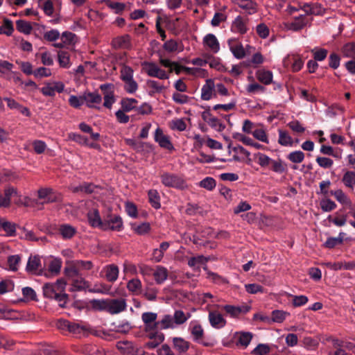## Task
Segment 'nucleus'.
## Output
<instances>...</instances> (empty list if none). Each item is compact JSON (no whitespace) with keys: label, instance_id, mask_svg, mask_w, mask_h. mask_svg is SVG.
<instances>
[{"label":"nucleus","instance_id":"3","mask_svg":"<svg viewBox=\"0 0 355 355\" xmlns=\"http://www.w3.org/2000/svg\"><path fill=\"white\" fill-rule=\"evenodd\" d=\"M123 227L122 218L118 215H107L104 218V229L103 231L112 230L121 231Z\"/></svg>","mask_w":355,"mask_h":355},{"label":"nucleus","instance_id":"12","mask_svg":"<svg viewBox=\"0 0 355 355\" xmlns=\"http://www.w3.org/2000/svg\"><path fill=\"white\" fill-rule=\"evenodd\" d=\"M58 232L63 239H71L77 233V230L75 227L69 224H61L59 225Z\"/></svg>","mask_w":355,"mask_h":355},{"label":"nucleus","instance_id":"53","mask_svg":"<svg viewBox=\"0 0 355 355\" xmlns=\"http://www.w3.org/2000/svg\"><path fill=\"white\" fill-rule=\"evenodd\" d=\"M61 266H62L61 261L60 259H55L50 262L49 266V270L51 273L58 275L60 271Z\"/></svg>","mask_w":355,"mask_h":355},{"label":"nucleus","instance_id":"10","mask_svg":"<svg viewBox=\"0 0 355 355\" xmlns=\"http://www.w3.org/2000/svg\"><path fill=\"white\" fill-rule=\"evenodd\" d=\"M308 20L305 15H301L295 17L293 21L288 23L286 26L288 30L299 31L303 29L307 24Z\"/></svg>","mask_w":355,"mask_h":355},{"label":"nucleus","instance_id":"56","mask_svg":"<svg viewBox=\"0 0 355 355\" xmlns=\"http://www.w3.org/2000/svg\"><path fill=\"white\" fill-rule=\"evenodd\" d=\"M127 288L131 292H137L141 288V282L139 279H132L127 283Z\"/></svg>","mask_w":355,"mask_h":355},{"label":"nucleus","instance_id":"52","mask_svg":"<svg viewBox=\"0 0 355 355\" xmlns=\"http://www.w3.org/2000/svg\"><path fill=\"white\" fill-rule=\"evenodd\" d=\"M123 82L125 83L124 89L128 93L132 94L137 90L138 85L133 78Z\"/></svg>","mask_w":355,"mask_h":355},{"label":"nucleus","instance_id":"7","mask_svg":"<svg viewBox=\"0 0 355 355\" xmlns=\"http://www.w3.org/2000/svg\"><path fill=\"white\" fill-rule=\"evenodd\" d=\"M87 219L89 225L93 227H98L103 230L104 220H103L100 216L99 211L96 209L90 210L87 213Z\"/></svg>","mask_w":355,"mask_h":355},{"label":"nucleus","instance_id":"24","mask_svg":"<svg viewBox=\"0 0 355 355\" xmlns=\"http://www.w3.org/2000/svg\"><path fill=\"white\" fill-rule=\"evenodd\" d=\"M153 276L156 283L160 284L167 279L168 271L162 266H157V269L153 272Z\"/></svg>","mask_w":355,"mask_h":355},{"label":"nucleus","instance_id":"19","mask_svg":"<svg viewBox=\"0 0 355 355\" xmlns=\"http://www.w3.org/2000/svg\"><path fill=\"white\" fill-rule=\"evenodd\" d=\"M141 66L148 76L155 77L157 76L159 67L155 62L145 61L141 63Z\"/></svg>","mask_w":355,"mask_h":355},{"label":"nucleus","instance_id":"64","mask_svg":"<svg viewBox=\"0 0 355 355\" xmlns=\"http://www.w3.org/2000/svg\"><path fill=\"white\" fill-rule=\"evenodd\" d=\"M22 293L26 300H36V293L32 288H31V287L23 288Z\"/></svg>","mask_w":355,"mask_h":355},{"label":"nucleus","instance_id":"46","mask_svg":"<svg viewBox=\"0 0 355 355\" xmlns=\"http://www.w3.org/2000/svg\"><path fill=\"white\" fill-rule=\"evenodd\" d=\"M68 138L70 140H72L73 141H76V143L85 146L86 144H88V139L87 137L83 136L79 134L76 133H69L68 135Z\"/></svg>","mask_w":355,"mask_h":355},{"label":"nucleus","instance_id":"45","mask_svg":"<svg viewBox=\"0 0 355 355\" xmlns=\"http://www.w3.org/2000/svg\"><path fill=\"white\" fill-rule=\"evenodd\" d=\"M234 56L238 59H242L245 55V49L241 44L230 47Z\"/></svg>","mask_w":355,"mask_h":355},{"label":"nucleus","instance_id":"54","mask_svg":"<svg viewBox=\"0 0 355 355\" xmlns=\"http://www.w3.org/2000/svg\"><path fill=\"white\" fill-rule=\"evenodd\" d=\"M76 37V35L69 31L63 32L61 36L62 41L63 42V43L66 44H71L75 43Z\"/></svg>","mask_w":355,"mask_h":355},{"label":"nucleus","instance_id":"38","mask_svg":"<svg viewBox=\"0 0 355 355\" xmlns=\"http://www.w3.org/2000/svg\"><path fill=\"white\" fill-rule=\"evenodd\" d=\"M252 338V334L250 332H242L239 334L236 345L246 347L250 343Z\"/></svg>","mask_w":355,"mask_h":355},{"label":"nucleus","instance_id":"15","mask_svg":"<svg viewBox=\"0 0 355 355\" xmlns=\"http://www.w3.org/2000/svg\"><path fill=\"white\" fill-rule=\"evenodd\" d=\"M224 310L232 317H237L241 313H246L250 309V306H235L232 305H225L223 306Z\"/></svg>","mask_w":355,"mask_h":355},{"label":"nucleus","instance_id":"14","mask_svg":"<svg viewBox=\"0 0 355 355\" xmlns=\"http://www.w3.org/2000/svg\"><path fill=\"white\" fill-rule=\"evenodd\" d=\"M1 230H3L6 232V235L8 236H15L16 232V225L14 223L7 220L4 218L0 217V231Z\"/></svg>","mask_w":355,"mask_h":355},{"label":"nucleus","instance_id":"48","mask_svg":"<svg viewBox=\"0 0 355 355\" xmlns=\"http://www.w3.org/2000/svg\"><path fill=\"white\" fill-rule=\"evenodd\" d=\"M287 315L288 313L284 311L275 310L272 312V320L273 322L281 323L285 320Z\"/></svg>","mask_w":355,"mask_h":355},{"label":"nucleus","instance_id":"4","mask_svg":"<svg viewBox=\"0 0 355 355\" xmlns=\"http://www.w3.org/2000/svg\"><path fill=\"white\" fill-rule=\"evenodd\" d=\"M126 300L123 298L108 299L107 312L110 314H117L125 310Z\"/></svg>","mask_w":355,"mask_h":355},{"label":"nucleus","instance_id":"42","mask_svg":"<svg viewBox=\"0 0 355 355\" xmlns=\"http://www.w3.org/2000/svg\"><path fill=\"white\" fill-rule=\"evenodd\" d=\"M105 3L107 6L114 10L116 14L121 13L125 7L123 3L113 2L110 0H105Z\"/></svg>","mask_w":355,"mask_h":355},{"label":"nucleus","instance_id":"57","mask_svg":"<svg viewBox=\"0 0 355 355\" xmlns=\"http://www.w3.org/2000/svg\"><path fill=\"white\" fill-rule=\"evenodd\" d=\"M313 53V58L316 61H322L324 60L328 53V51L325 49H319L316 50H312Z\"/></svg>","mask_w":355,"mask_h":355},{"label":"nucleus","instance_id":"36","mask_svg":"<svg viewBox=\"0 0 355 355\" xmlns=\"http://www.w3.org/2000/svg\"><path fill=\"white\" fill-rule=\"evenodd\" d=\"M13 31L14 28L12 21L8 19H4L3 25L0 26V34H5L10 36L12 35Z\"/></svg>","mask_w":355,"mask_h":355},{"label":"nucleus","instance_id":"49","mask_svg":"<svg viewBox=\"0 0 355 355\" xmlns=\"http://www.w3.org/2000/svg\"><path fill=\"white\" fill-rule=\"evenodd\" d=\"M256 31L257 35L263 39L268 37L270 33L268 27L263 23L259 24L257 26Z\"/></svg>","mask_w":355,"mask_h":355},{"label":"nucleus","instance_id":"35","mask_svg":"<svg viewBox=\"0 0 355 355\" xmlns=\"http://www.w3.org/2000/svg\"><path fill=\"white\" fill-rule=\"evenodd\" d=\"M342 182L347 187L352 189L355 185V172L347 171L343 177Z\"/></svg>","mask_w":355,"mask_h":355},{"label":"nucleus","instance_id":"44","mask_svg":"<svg viewBox=\"0 0 355 355\" xmlns=\"http://www.w3.org/2000/svg\"><path fill=\"white\" fill-rule=\"evenodd\" d=\"M121 79L126 81L133 78V69L129 66H123L121 69Z\"/></svg>","mask_w":355,"mask_h":355},{"label":"nucleus","instance_id":"6","mask_svg":"<svg viewBox=\"0 0 355 355\" xmlns=\"http://www.w3.org/2000/svg\"><path fill=\"white\" fill-rule=\"evenodd\" d=\"M155 140L159 144V146L163 148L169 150L173 149V146L168 137L164 135L163 131L160 128H157L155 130Z\"/></svg>","mask_w":355,"mask_h":355},{"label":"nucleus","instance_id":"13","mask_svg":"<svg viewBox=\"0 0 355 355\" xmlns=\"http://www.w3.org/2000/svg\"><path fill=\"white\" fill-rule=\"evenodd\" d=\"M203 44L214 53L218 52L220 49L219 42L216 36L212 33H209L204 37Z\"/></svg>","mask_w":355,"mask_h":355},{"label":"nucleus","instance_id":"25","mask_svg":"<svg viewBox=\"0 0 355 355\" xmlns=\"http://www.w3.org/2000/svg\"><path fill=\"white\" fill-rule=\"evenodd\" d=\"M132 229L138 235H146L150 232L151 227L149 223H142L139 225L132 224Z\"/></svg>","mask_w":355,"mask_h":355},{"label":"nucleus","instance_id":"23","mask_svg":"<svg viewBox=\"0 0 355 355\" xmlns=\"http://www.w3.org/2000/svg\"><path fill=\"white\" fill-rule=\"evenodd\" d=\"M115 49H128L130 46V37L128 35L118 37L112 42Z\"/></svg>","mask_w":355,"mask_h":355},{"label":"nucleus","instance_id":"47","mask_svg":"<svg viewBox=\"0 0 355 355\" xmlns=\"http://www.w3.org/2000/svg\"><path fill=\"white\" fill-rule=\"evenodd\" d=\"M125 142L128 146L132 147L137 152L142 151L145 144V143L142 141H137L133 139H125Z\"/></svg>","mask_w":355,"mask_h":355},{"label":"nucleus","instance_id":"58","mask_svg":"<svg viewBox=\"0 0 355 355\" xmlns=\"http://www.w3.org/2000/svg\"><path fill=\"white\" fill-rule=\"evenodd\" d=\"M208 124L213 128L216 129L218 132L223 131L225 125L223 124L220 121L216 118L213 116L211 119H210Z\"/></svg>","mask_w":355,"mask_h":355},{"label":"nucleus","instance_id":"59","mask_svg":"<svg viewBox=\"0 0 355 355\" xmlns=\"http://www.w3.org/2000/svg\"><path fill=\"white\" fill-rule=\"evenodd\" d=\"M252 135L254 138L257 139L265 142L266 144H268V139L266 135V132L263 129H257L252 132Z\"/></svg>","mask_w":355,"mask_h":355},{"label":"nucleus","instance_id":"29","mask_svg":"<svg viewBox=\"0 0 355 355\" xmlns=\"http://www.w3.org/2000/svg\"><path fill=\"white\" fill-rule=\"evenodd\" d=\"M174 347L180 352H186L189 347V343L182 338H174L173 340Z\"/></svg>","mask_w":355,"mask_h":355},{"label":"nucleus","instance_id":"16","mask_svg":"<svg viewBox=\"0 0 355 355\" xmlns=\"http://www.w3.org/2000/svg\"><path fill=\"white\" fill-rule=\"evenodd\" d=\"M83 98L89 107H94V104H100L102 101L101 96L96 92H85L83 94Z\"/></svg>","mask_w":355,"mask_h":355},{"label":"nucleus","instance_id":"63","mask_svg":"<svg viewBox=\"0 0 355 355\" xmlns=\"http://www.w3.org/2000/svg\"><path fill=\"white\" fill-rule=\"evenodd\" d=\"M178 42L174 40H167L164 44L163 48L168 52H174L178 50Z\"/></svg>","mask_w":355,"mask_h":355},{"label":"nucleus","instance_id":"20","mask_svg":"<svg viewBox=\"0 0 355 355\" xmlns=\"http://www.w3.org/2000/svg\"><path fill=\"white\" fill-rule=\"evenodd\" d=\"M148 201L151 206L155 209L161 207L160 196L156 189H150L148 192Z\"/></svg>","mask_w":355,"mask_h":355},{"label":"nucleus","instance_id":"51","mask_svg":"<svg viewBox=\"0 0 355 355\" xmlns=\"http://www.w3.org/2000/svg\"><path fill=\"white\" fill-rule=\"evenodd\" d=\"M320 207L324 211H331L336 208V205L333 200L327 198L321 200Z\"/></svg>","mask_w":355,"mask_h":355},{"label":"nucleus","instance_id":"17","mask_svg":"<svg viewBox=\"0 0 355 355\" xmlns=\"http://www.w3.org/2000/svg\"><path fill=\"white\" fill-rule=\"evenodd\" d=\"M256 77L259 81L267 85L272 83V73L270 71L259 69L256 72Z\"/></svg>","mask_w":355,"mask_h":355},{"label":"nucleus","instance_id":"21","mask_svg":"<svg viewBox=\"0 0 355 355\" xmlns=\"http://www.w3.org/2000/svg\"><path fill=\"white\" fill-rule=\"evenodd\" d=\"M239 6L245 10L248 15H253L257 12V4L252 0H242Z\"/></svg>","mask_w":355,"mask_h":355},{"label":"nucleus","instance_id":"8","mask_svg":"<svg viewBox=\"0 0 355 355\" xmlns=\"http://www.w3.org/2000/svg\"><path fill=\"white\" fill-rule=\"evenodd\" d=\"M214 87V81L212 79H207L201 89V98L204 101H209L213 96H216Z\"/></svg>","mask_w":355,"mask_h":355},{"label":"nucleus","instance_id":"30","mask_svg":"<svg viewBox=\"0 0 355 355\" xmlns=\"http://www.w3.org/2000/svg\"><path fill=\"white\" fill-rule=\"evenodd\" d=\"M90 305L94 310L105 311L107 312L108 299L106 300H92Z\"/></svg>","mask_w":355,"mask_h":355},{"label":"nucleus","instance_id":"31","mask_svg":"<svg viewBox=\"0 0 355 355\" xmlns=\"http://www.w3.org/2000/svg\"><path fill=\"white\" fill-rule=\"evenodd\" d=\"M344 233L340 232L338 237H329L327 239L326 242L324 243V247L326 248H334L337 245H340L343 243Z\"/></svg>","mask_w":355,"mask_h":355},{"label":"nucleus","instance_id":"33","mask_svg":"<svg viewBox=\"0 0 355 355\" xmlns=\"http://www.w3.org/2000/svg\"><path fill=\"white\" fill-rule=\"evenodd\" d=\"M331 194L334 196L336 199L341 204L349 206L352 205L351 200L341 189H338L334 191H331Z\"/></svg>","mask_w":355,"mask_h":355},{"label":"nucleus","instance_id":"9","mask_svg":"<svg viewBox=\"0 0 355 355\" xmlns=\"http://www.w3.org/2000/svg\"><path fill=\"white\" fill-rule=\"evenodd\" d=\"M17 194V190L15 187L5 189L4 195L0 193V207H8L10 205V198Z\"/></svg>","mask_w":355,"mask_h":355},{"label":"nucleus","instance_id":"39","mask_svg":"<svg viewBox=\"0 0 355 355\" xmlns=\"http://www.w3.org/2000/svg\"><path fill=\"white\" fill-rule=\"evenodd\" d=\"M64 274L67 277H74L79 275V270L75 261H72L69 266L64 268Z\"/></svg>","mask_w":355,"mask_h":355},{"label":"nucleus","instance_id":"34","mask_svg":"<svg viewBox=\"0 0 355 355\" xmlns=\"http://www.w3.org/2000/svg\"><path fill=\"white\" fill-rule=\"evenodd\" d=\"M232 28L241 34H244L247 32V28L245 22L241 16H238L232 23Z\"/></svg>","mask_w":355,"mask_h":355},{"label":"nucleus","instance_id":"50","mask_svg":"<svg viewBox=\"0 0 355 355\" xmlns=\"http://www.w3.org/2000/svg\"><path fill=\"white\" fill-rule=\"evenodd\" d=\"M83 95L80 96H76L71 95L69 99V105L74 108H79L84 103Z\"/></svg>","mask_w":355,"mask_h":355},{"label":"nucleus","instance_id":"18","mask_svg":"<svg viewBox=\"0 0 355 355\" xmlns=\"http://www.w3.org/2000/svg\"><path fill=\"white\" fill-rule=\"evenodd\" d=\"M41 266V261L39 256L30 257L26 265V271L35 274Z\"/></svg>","mask_w":355,"mask_h":355},{"label":"nucleus","instance_id":"40","mask_svg":"<svg viewBox=\"0 0 355 355\" xmlns=\"http://www.w3.org/2000/svg\"><path fill=\"white\" fill-rule=\"evenodd\" d=\"M287 158L293 163H301L304 159V154L302 151L297 150L289 153Z\"/></svg>","mask_w":355,"mask_h":355},{"label":"nucleus","instance_id":"60","mask_svg":"<svg viewBox=\"0 0 355 355\" xmlns=\"http://www.w3.org/2000/svg\"><path fill=\"white\" fill-rule=\"evenodd\" d=\"M21 258L19 255H12L8 257V263L9 264L10 269L12 271L17 270V265L19 264Z\"/></svg>","mask_w":355,"mask_h":355},{"label":"nucleus","instance_id":"2","mask_svg":"<svg viewBox=\"0 0 355 355\" xmlns=\"http://www.w3.org/2000/svg\"><path fill=\"white\" fill-rule=\"evenodd\" d=\"M162 183L167 187L184 189L187 187L185 180L182 177L169 173H164L161 175Z\"/></svg>","mask_w":355,"mask_h":355},{"label":"nucleus","instance_id":"26","mask_svg":"<svg viewBox=\"0 0 355 355\" xmlns=\"http://www.w3.org/2000/svg\"><path fill=\"white\" fill-rule=\"evenodd\" d=\"M16 28L19 32L26 35L30 34L33 30L31 24L22 19L16 21Z\"/></svg>","mask_w":355,"mask_h":355},{"label":"nucleus","instance_id":"37","mask_svg":"<svg viewBox=\"0 0 355 355\" xmlns=\"http://www.w3.org/2000/svg\"><path fill=\"white\" fill-rule=\"evenodd\" d=\"M216 185V180L211 177H207L199 182V186L208 191H212Z\"/></svg>","mask_w":355,"mask_h":355},{"label":"nucleus","instance_id":"22","mask_svg":"<svg viewBox=\"0 0 355 355\" xmlns=\"http://www.w3.org/2000/svg\"><path fill=\"white\" fill-rule=\"evenodd\" d=\"M60 291L51 283H46L43 286V293L45 297L53 299Z\"/></svg>","mask_w":355,"mask_h":355},{"label":"nucleus","instance_id":"27","mask_svg":"<svg viewBox=\"0 0 355 355\" xmlns=\"http://www.w3.org/2000/svg\"><path fill=\"white\" fill-rule=\"evenodd\" d=\"M279 139L278 143L284 146H292L293 140L288 135V132L284 130H279Z\"/></svg>","mask_w":355,"mask_h":355},{"label":"nucleus","instance_id":"55","mask_svg":"<svg viewBox=\"0 0 355 355\" xmlns=\"http://www.w3.org/2000/svg\"><path fill=\"white\" fill-rule=\"evenodd\" d=\"M245 288L246 291L248 293L251 294H255L259 292L263 293V287L259 284H248L245 285Z\"/></svg>","mask_w":355,"mask_h":355},{"label":"nucleus","instance_id":"43","mask_svg":"<svg viewBox=\"0 0 355 355\" xmlns=\"http://www.w3.org/2000/svg\"><path fill=\"white\" fill-rule=\"evenodd\" d=\"M343 53L345 57L355 59V43L346 44L343 48Z\"/></svg>","mask_w":355,"mask_h":355},{"label":"nucleus","instance_id":"32","mask_svg":"<svg viewBox=\"0 0 355 355\" xmlns=\"http://www.w3.org/2000/svg\"><path fill=\"white\" fill-rule=\"evenodd\" d=\"M58 62L61 67L69 68L70 66L69 53L65 51H59L58 53Z\"/></svg>","mask_w":355,"mask_h":355},{"label":"nucleus","instance_id":"62","mask_svg":"<svg viewBox=\"0 0 355 355\" xmlns=\"http://www.w3.org/2000/svg\"><path fill=\"white\" fill-rule=\"evenodd\" d=\"M227 16L222 12H216L211 19V24L213 26H218L219 24L226 21Z\"/></svg>","mask_w":355,"mask_h":355},{"label":"nucleus","instance_id":"61","mask_svg":"<svg viewBox=\"0 0 355 355\" xmlns=\"http://www.w3.org/2000/svg\"><path fill=\"white\" fill-rule=\"evenodd\" d=\"M125 211L127 214L132 217L137 218L138 216L137 208V206L130 202H127L125 205Z\"/></svg>","mask_w":355,"mask_h":355},{"label":"nucleus","instance_id":"5","mask_svg":"<svg viewBox=\"0 0 355 355\" xmlns=\"http://www.w3.org/2000/svg\"><path fill=\"white\" fill-rule=\"evenodd\" d=\"M64 85L62 82H54L52 83H47L44 87L41 89L42 93L44 96H53L55 92L60 93L63 92Z\"/></svg>","mask_w":355,"mask_h":355},{"label":"nucleus","instance_id":"41","mask_svg":"<svg viewBox=\"0 0 355 355\" xmlns=\"http://www.w3.org/2000/svg\"><path fill=\"white\" fill-rule=\"evenodd\" d=\"M270 352V347L267 344H259L251 352L254 355H266Z\"/></svg>","mask_w":355,"mask_h":355},{"label":"nucleus","instance_id":"1","mask_svg":"<svg viewBox=\"0 0 355 355\" xmlns=\"http://www.w3.org/2000/svg\"><path fill=\"white\" fill-rule=\"evenodd\" d=\"M254 157L258 159V164L263 168L270 166V169L277 173H282L286 171V164L280 159L274 160L261 153L254 154Z\"/></svg>","mask_w":355,"mask_h":355},{"label":"nucleus","instance_id":"11","mask_svg":"<svg viewBox=\"0 0 355 355\" xmlns=\"http://www.w3.org/2000/svg\"><path fill=\"white\" fill-rule=\"evenodd\" d=\"M209 320L211 325L215 328H222L225 326L226 320L223 315L216 311L209 313Z\"/></svg>","mask_w":355,"mask_h":355},{"label":"nucleus","instance_id":"28","mask_svg":"<svg viewBox=\"0 0 355 355\" xmlns=\"http://www.w3.org/2000/svg\"><path fill=\"white\" fill-rule=\"evenodd\" d=\"M119 275V268L116 266L112 264L106 268L105 277L109 282H114Z\"/></svg>","mask_w":355,"mask_h":355}]
</instances>
